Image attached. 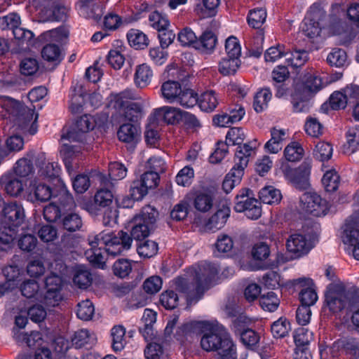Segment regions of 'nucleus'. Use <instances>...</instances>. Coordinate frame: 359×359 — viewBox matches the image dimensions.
<instances>
[{
    "label": "nucleus",
    "mask_w": 359,
    "mask_h": 359,
    "mask_svg": "<svg viewBox=\"0 0 359 359\" xmlns=\"http://www.w3.org/2000/svg\"><path fill=\"white\" fill-rule=\"evenodd\" d=\"M197 103L202 111L211 112L218 105L219 97L215 91L207 90L201 95Z\"/></svg>",
    "instance_id": "nucleus-33"
},
{
    "label": "nucleus",
    "mask_w": 359,
    "mask_h": 359,
    "mask_svg": "<svg viewBox=\"0 0 359 359\" xmlns=\"http://www.w3.org/2000/svg\"><path fill=\"white\" fill-rule=\"evenodd\" d=\"M3 212L4 223L7 226L17 229L24 221V209L22 206L17 202H11L6 204Z\"/></svg>",
    "instance_id": "nucleus-21"
},
{
    "label": "nucleus",
    "mask_w": 359,
    "mask_h": 359,
    "mask_svg": "<svg viewBox=\"0 0 359 359\" xmlns=\"http://www.w3.org/2000/svg\"><path fill=\"white\" fill-rule=\"evenodd\" d=\"M258 145L257 140H253L236 149L234 157L235 165L227 174L236 184L240 183L244 170L248 164L249 158L255 153Z\"/></svg>",
    "instance_id": "nucleus-8"
},
{
    "label": "nucleus",
    "mask_w": 359,
    "mask_h": 359,
    "mask_svg": "<svg viewBox=\"0 0 359 359\" xmlns=\"http://www.w3.org/2000/svg\"><path fill=\"white\" fill-rule=\"evenodd\" d=\"M69 35V31L64 27L45 32L41 34L42 39L48 42L41 50L42 57L48 62H60L62 58L61 50L59 46Z\"/></svg>",
    "instance_id": "nucleus-7"
},
{
    "label": "nucleus",
    "mask_w": 359,
    "mask_h": 359,
    "mask_svg": "<svg viewBox=\"0 0 359 359\" xmlns=\"http://www.w3.org/2000/svg\"><path fill=\"white\" fill-rule=\"evenodd\" d=\"M104 247L103 245L90 246V249L86 251L85 255L88 260L95 266L103 269L105 264V258L103 255Z\"/></svg>",
    "instance_id": "nucleus-41"
},
{
    "label": "nucleus",
    "mask_w": 359,
    "mask_h": 359,
    "mask_svg": "<svg viewBox=\"0 0 359 359\" xmlns=\"http://www.w3.org/2000/svg\"><path fill=\"white\" fill-rule=\"evenodd\" d=\"M322 183L326 191L333 192L339 187V176L335 170H327L323 177Z\"/></svg>",
    "instance_id": "nucleus-53"
},
{
    "label": "nucleus",
    "mask_w": 359,
    "mask_h": 359,
    "mask_svg": "<svg viewBox=\"0 0 359 359\" xmlns=\"http://www.w3.org/2000/svg\"><path fill=\"white\" fill-rule=\"evenodd\" d=\"M259 304L264 311L273 312L278 309L280 304V299L275 292H269L266 294L261 296Z\"/></svg>",
    "instance_id": "nucleus-52"
},
{
    "label": "nucleus",
    "mask_w": 359,
    "mask_h": 359,
    "mask_svg": "<svg viewBox=\"0 0 359 359\" xmlns=\"http://www.w3.org/2000/svg\"><path fill=\"white\" fill-rule=\"evenodd\" d=\"M260 201L266 204H275L280 201L282 196L278 189L273 187H265L259 193Z\"/></svg>",
    "instance_id": "nucleus-42"
},
{
    "label": "nucleus",
    "mask_w": 359,
    "mask_h": 359,
    "mask_svg": "<svg viewBox=\"0 0 359 359\" xmlns=\"http://www.w3.org/2000/svg\"><path fill=\"white\" fill-rule=\"evenodd\" d=\"M333 149L332 145L325 142H320L316 145L313 151L314 157L320 161H325L329 160L332 156Z\"/></svg>",
    "instance_id": "nucleus-60"
},
{
    "label": "nucleus",
    "mask_w": 359,
    "mask_h": 359,
    "mask_svg": "<svg viewBox=\"0 0 359 359\" xmlns=\"http://www.w3.org/2000/svg\"><path fill=\"white\" fill-rule=\"evenodd\" d=\"M18 337L26 343L28 347L36 349L34 359H50L51 351L46 346H42L43 339L39 332L34 331L29 334L22 333Z\"/></svg>",
    "instance_id": "nucleus-14"
},
{
    "label": "nucleus",
    "mask_w": 359,
    "mask_h": 359,
    "mask_svg": "<svg viewBox=\"0 0 359 359\" xmlns=\"http://www.w3.org/2000/svg\"><path fill=\"white\" fill-rule=\"evenodd\" d=\"M117 135L120 141L132 143L137 140L139 136V130L133 124L125 123L119 127Z\"/></svg>",
    "instance_id": "nucleus-39"
},
{
    "label": "nucleus",
    "mask_w": 359,
    "mask_h": 359,
    "mask_svg": "<svg viewBox=\"0 0 359 359\" xmlns=\"http://www.w3.org/2000/svg\"><path fill=\"white\" fill-rule=\"evenodd\" d=\"M149 25L156 29L158 33L166 29L170 25L169 20L157 11L152 12L149 15Z\"/></svg>",
    "instance_id": "nucleus-55"
},
{
    "label": "nucleus",
    "mask_w": 359,
    "mask_h": 359,
    "mask_svg": "<svg viewBox=\"0 0 359 359\" xmlns=\"http://www.w3.org/2000/svg\"><path fill=\"white\" fill-rule=\"evenodd\" d=\"M198 97L193 90L189 88L182 89L175 102L183 107L191 108L198 102Z\"/></svg>",
    "instance_id": "nucleus-45"
},
{
    "label": "nucleus",
    "mask_w": 359,
    "mask_h": 359,
    "mask_svg": "<svg viewBox=\"0 0 359 359\" xmlns=\"http://www.w3.org/2000/svg\"><path fill=\"white\" fill-rule=\"evenodd\" d=\"M95 126L93 117L90 115L85 114L76 120L74 128L69 131L66 136L62 135V138H67L73 141H82L84 134L93 130Z\"/></svg>",
    "instance_id": "nucleus-18"
},
{
    "label": "nucleus",
    "mask_w": 359,
    "mask_h": 359,
    "mask_svg": "<svg viewBox=\"0 0 359 359\" xmlns=\"http://www.w3.org/2000/svg\"><path fill=\"white\" fill-rule=\"evenodd\" d=\"M34 170L32 162L27 158L19 159L14 166L15 175L26 177L32 173Z\"/></svg>",
    "instance_id": "nucleus-58"
},
{
    "label": "nucleus",
    "mask_w": 359,
    "mask_h": 359,
    "mask_svg": "<svg viewBox=\"0 0 359 359\" xmlns=\"http://www.w3.org/2000/svg\"><path fill=\"white\" fill-rule=\"evenodd\" d=\"M157 212L151 206L142 208L141 214L133 219L130 236L137 241L145 238L149 234L150 225L156 221Z\"/></svg>",
    "instance_id": "nucleus-10"
},
{
    "label": "nucleus",
    "mask_w": 359,
    "mask_h": 359,
    "mask_svg": "<svg viewBox=\"0 0 359 359\" xmlns=\"http://www.w3.org/2000/svg\"><path fill=\"white\" fill-rule=\"evenodd\" d=\"M313 96L302 92L301 88H295L292 95L293 111L296 113L308 112L311 107V99Z\"/></svg>",
    "instance_id": "nucleus-30"
},
{
    "label": "nucleus",
    "mask_w": 359,
    "mask_h": 359,
    "mask_svg": "<svg viewBox=\"0 0 359 359\" xmlns=\"http://www.w3.org/2000/svg\"><path fill=\"white\" fill-rule=\"evenodd\" d=\"M295 88H301L302 92L313 96L323 88L322 79L317 72L311 70L304 75L302 82L297 83Z\"/></svg>",
    "instance_id": "nucleus-26"
},
{
    "label": "nucleus",
    "mask_w": 359,
    "mask_h": 359,
    "mask_svg": "<svg viewBox=\"0 0 359 359\" xmlns=\"http://www.w3.org/2000/svg\"><path fill=\"white\" fill-rule=\"evenodd\" d=\"M311 168V162L304 161L297 169L291 170L287 177L296 188L305 189L309 186Z\"/></svg>",
    "instance_id": "nucleus-22"
},
{
    "label": "nucleus",
    "mask_w": 359,
    "mask_h": 359,
    "mask_svg": "<svg viewBox=\"0 0 359 359\" xmlns=\"http://www.w3.org/2000/svg\"><path fill=\"white\" fill-rule=\"evenodd\" d=\"M193 334H203L201 348L208 352H216L221 359H236V345L227 330L217 320L191 321L179 327L175 337L184 341Z\"/></svg>",
    "instance_id": "nucleus-1"
},
{
    "label": "nucleus",
    "mask_w": 359,
    "mask_h": 359,
    "mask_svg": "<svg viewBox=\"0 0 359 359\" xmlns=\"http://www.w3.org/2000/svg\"><path fill=\"white\" fill-rule=\"evenodd\" d=\"M181 90L182 87L180 83L174 81L164 82L161 88L163 97L169 103L175 102Z\"/></svg>",
    "instance_id": "nucleus-35"
},
{
    "label": "nucleus",
    "mask_w": 359,
    "mask_h": 359,
    "mask_svg": "<svg viewBox=\"0 0 359 359\" xmlns=\"http://www.w3.org/2000/svg\"><path fill=\"white\" fill-rule=\"evenodd\" d=\"M0 183L6 194L11 196H18L24 190L22 181L12 173L3 175L0 179Z\"/></svg>",
    "instance_id": "nucleus-27"
},
{
    "label": "nucleus",
    "mask_w": 359,
    "mask_h": 359,
    "mask_svg": "<svg viewBox=\"0 0 359 359\" xmlns=\"http://www.w3.org/2000/svg\"><path fill=\"white\" fill-rule=\"evenodd\" d=\"M271 139L264 145L265 150L271 154H277L283 148V142L287 139L284 129L273 128L271 129Z\"/></svg>",
    "instance_id": "nucleus-28"
},
{
    "label": "nucleus",
    "mask_w": 359,
    "mask_h": 359,
    "mask_svg": "<svg viewBox=\"0 0 359 359\" xmlns=\"http://www.w3.org/2000/svg\"><path fill=\"white\" fill-rule=\"evenodd\" d=\"M341 237L348 248L359 241V212L353 213L346 220Z\"/></svg>",
    "instance_id": "nucleus-17"
},
{
    "label": "nucleus",
    "mask_w": 359,
    "mask_h": 359,
    "mask_svg": "<svg viewBox=\"0 0 359 359\" xmlns=\"http://www.w3.org/2000/svg\"><path fill=\"white\" fill-rule=\"evenodd\" d=\"M218 273V267L213 264L203 262L189 268L173 280L175 289L185 295L188 303L197 302L212 285Z\"/></svg>",
    "instance_id": "nucleus-2"
},
{
    "label": "nucleus",
    "mask_w": 359,
    "mask_h": 359,
    "mask_svg": "<svg viewBox=\"0 0 359 359\" xmlns=\"http://www.w3.org/2000/svg\"><path fill=\"white\" fill-rule=\"evenodd\" d=\"M217 42V38L216 35L211 31H206L197 39L194 48L202 54L210 55L215 51Z\"/></svg>",
    "instance_id": "nucleus-29"
},
{
    "label": "nucleus",
    "mask_w": 359,
    "mask_h": 359,
    "mask_svg": "<svg viewBox=\"0 0 359 359\" xmlns=\"http://www.w3.org/2000/svg\"><path fill=\"white\" fill-rule=\"evenodd\" d=\"M240 65L241 60L239 58L226 56L219 62L218 70L223 76L233 75L236 73Z\"/></svg>",
    "instance_id": "nucleus-40"
},
{
    "label": "nucleus",
    "mask_w": 359,
    "mask_h": 359,
    "mask_svg": "<svg viewBox=\"0 0 359 359\" xmlns=\"http://www.w3.org/2000/svg\"><path fill=\"white\" fill-rule=\"evenodd\" d=\"M158 244L153 241L147 240L137 246V252L141 257H151L158 252Z\"/></svg>",
    "instance_id": "nucleus-64"
},
{
    "label": "nucleus",
    "mask_w": 359,
    "mask_h": 359,
    "mask_svg": "<svg viewBox=\"0 0 359 359\" xmlns=\"http://www.w3.org/2000/svg\"><path fill=\"white\" fill-rule=\"evenodd\" d=\"M290 330V323L287 318L280 317L276 321L273 322L271 326V331L273 337L283 338L287 335Z\"/></svg>",
    "instance_id": "nucleus-51"
},
{
    "label": "nucleus",
    "mask_w": 359,
    "mask_h": 359,
    "mask_svg": "<svg viewBox=\"0 0 359 359\" xmlns=\"http://www.w3.org/2000/svg\"><path fill=\"white\" fill-rule=\"evenodd\" d=\"M325 297L326 306L333 313L343 310L352 311L359 306V288L356 287L346 290L341 285L330 284Z\"/></svg>",
    "instance_id": "nucleus-4"
},
{
    "label": "nucleus",
    "mask_w": 359,
    "mask_h": 359,
    "mask_svg": "<svg viewBox=\"0 0 359 359\" xmlns=\"http://www.w3.org/2000/svg\"><path fill=\"white\" fill-rule=\"evenodd\" d=\"M309 59L308 52L306 50H294L292 53L288 52L286 57V61L288 65L297 68L303 66Z\"/></svg>",
    "instance_id": "nucleus-59"
},
{
    "label": "nucleus",
    "mask_w": 359,
    "mask_h": 359,
    "mask_svg": "<svg viewBox=\"0 0 359 359\" xmlns=\"http://www.w3.org/2000/svg\"><path fill=\"white\" fill-rule=\"evenodd\" d=\"M327 63L336 67H343L347 63V55L344 50L341 48H334L327 55Z\"/></svg>",
    "instance_id": "nucleus-50"
},
{
    "label": "nucleus",
    "mask_w": 359,
    "mask_h": 359,
    "mask_svg": "<svg viewBox=\"0 0 359 359\" xmlns=\"http://www.w3.org/2000/svg\"><path fill=\"white\" fill-rule=\"evenodd\" d=\"M53 196L50 187L37 180H32L28 187L27 201L32 203H43Z\"/></svg>",
    "instance_id": "nucleus-20"
},
{
    "label": "nucleus",
    "mask_w": 359,
    "mask_h": 359,
    "mask_svg": "<svg viewBox=\"0 0 359 359\" xmlns=\"http://www.w3.org/2000/svg\"><path fill=\"white\" fill-rule=\"evenodd\" d=\"M294 285L305 287L302 288L299 293L301 305L311 307L314 305L318 300V295L313 288V280L311 278H300L294 280Z\"/></svg>",
    "instance_id": "nucleus-25"
},
{
    "label": "nucleus",
    "mask_w": 359,
    "mask_h": 359,
    "mask_svg": "<svg viewBox=\"0 0 359 359\" xmlns=\"http://www.w3.org/2000/svg\"><path fill=\"white\" fill-rule=\"evenodd\" d=\"M284 155L288 161H298L303 157L304 149L299 143L292 142L285 147Z\"/></svg>",
    "instance_id": "nucleus-54"
},
{
    "label": "nucleus",
    "mask_w": 359,
    "mask_h": 359,
    "mask_svg": "<svg viewBox=\"0 0 359 359\" xmlns=\"http://www.w3.org/2000/svg\"><path fill=\"white\" fill-rule=\"evenodd\" d=\"M182 110L172 107L164 106L154 111V117L158 123L163 122L168 125H175L182 120Z\"/></svg>",
    "instance_id": "nucleus-24"
},
{
    "label": "nucleus",
    "mask_w": 359,
    "mask_h": 359,
    "mask_svg": "<svg viewBox=\"0 0 359 359\" xmlns=\"http://www.w3.org/2000/svg\"><path fill=\"white\" fill-rule=\"evenodd\" d=\"M81 151V147L77 145L64 144L60 151L63 158L65 167L69 172L73 168L72 161L74 158L79 157Z\"/></svg>",
    "instance_id": "nucleus-43"
},
{
    "label": "nucleus",
    "mask_w": 359,
    "mask_h": 359,
    "mask_svg": "<svg viewBox=\"0 0 359 359\" xmlns=\"http://www.w3.org/2000/svg\"><path fill=\"white\" fill-rule=\"evenodd\" d=\"M233 208L237 212H244L250 219H257L262 215L260 203L252 196V191L249 189H243L238 192Z\"/></svg>",
    "instance_id": "nucleus-9"
},
{
    "label": "nucleus",
    "mask_w": 359,
    "mask_h": 359,
    "mask_svg": "<svg viewBox=\"0 0 359 359\" xmlns=\"http://www.w3.org/2000/svg\"><path fill=\"white\" fill-rule=\"evenodd\" d=\"M359 148V126L351 127L346 132V144L344 151L346 154L355 152Z\"/></svg>",
    "instance_id": "nucleus-36"
},
{
    "label": "nucleus",
    "mask_w": 359,
    "mask_h": 359,
    "mask_svg": "<svg viewBox=\"0 0 359 359\" xmlns=\"http://www.w3.org/2000/svg\"><path fill=\"white\" fill-rule=\"evenodd\" d=\"M92 280L91 273L86 266L81 265L75 269L73 283L78 287L86 289L90 285Z\"/></svg>",
    "instance_id": "nucleus-37"
},
{
    "label": "nucleus",
    "mask_w": 359,
    "mask_h": 359,
    "mask_svg": "<svg viewBox=\"0 0 359 359\" xmlns=\"http://www.w3.org/2000/svg\"><path fill=\"white\" fill-rule=\"evenodd\" d=\"M114 199V195L111 190L106 188H101L97 191L94 196L95 204L105 208L109 206Z\"/></svg>",
    "instance_id": "nucleus-61"
},
{
    "label": "nucleus",
    "mask_w": 359,
    "mask_h": 359,
    "mask_svg": "<svg viewBox=\"0 0 359 359\" xmlns=\"http://www.w3.org/2000/svg\"><path fill=\"white\" fill-rule=\"evenodd\" d=\"M226 56L232 58H239L241 55V47L238 39L233 36L228 37L225 41Z\"/></svg>",
    "instance_id": "nucleus-62"
},
{
    "label": "nucleus",
    "mask_w": 359,
    "mask_h": 359,
    "mask_svg": "<svg viewBox=\"0 0 359 359\" xmlns=\"http://www.w3.org/2000/svg\"><path fill=\"white\" fill-rule=\"evenodd\" d=\"M137 98V95L134 90L126 89L118 93H111L109 105L125 119L137 121L141 115L142 106L132 101Z\"/></svg>",
    "instance_id": "nucleus-6"
},
{
    "label": "nucleus",
    "mask_w": 359,
    "mask_h": 359,
    "mask_svg": "<svg viewBox=\"0 0 359 359\" xmlns=\"http://www.w3.org/2000/svg\"><path fill=\"white\" fill-rule=\"evenodd\" d=\"M215 201L214 191L206 189L198 190L194 193L192 204L194 208L200 212H207L213 207Z\"/></svg>",
    "instance_id": "nucleus-23"
},
{
    "label": "nucleus",
    "mask_w": 359,
    "mask_h": 359,
    "mask_svg": "<svg viewBox=\"0 0 359 359\" xmlns=\"http://www.w3.org/2000/svg\"><path fill=\"white\" fill-rule=\"evenodd\" d=\"M0 117L9 120L25 133L33 135L38 130V114L34 109L24 106L9 97L0 95Z\"/></svg>",
    "instance_id": "nucleus-3"
},
{
    "label": "nucleus",
    "mask_w": 359,
    "mask_h": 359,
    "mask_svg": "<svg viewBox=\"0 0 359 359\" xmlns=\"http://www.w3.org/2000/svg\"><path fill=\"white\" fill-rule=\"evenodd\" d=\"M312 248L311 242L302 234H292L287 239L286 248L294 258L306 255Z\"/></svg>",
    "instance_id": "nucleus-16"
},
{
    "label": "nucleus",
    "mask_w": 359,
    "mask_h": 359,
    "mask_svg": "<svg viewBox=\"0 0 359 359\" xmlns=\"http://www.w3.org/2000/svg\"><path fill=\"white\" fill-rule=\"evenodd\" d=\"M62 224L65 229L70 232H74L81 229L83 226V221L79 214L69 212L64 215Z\"/></svg>",
    "instance_id": "nucleus-44"
},
{
    "label": "nucleus",
    "mask_w": 359,
    "mask_h": 359,
    "mask_svg": "<svg viewBox=\"0 0 359 359\" xmlns=\"http://www.w3.org/2000/svg\"><path fill=\"white\" fill-rule=\"evenodd\" d=\"M293 337L296 346L294 359H309L312 358L309 351L312 333L304 327H299L295 330Z\"/></svg>",
    "instance_id": "nucleus-15"
},
{
    "label": "nucleus",
    "mask_w": 359,
    "mask_h": 359,
    "mask_svg": "<svg viewBox=\"0 0 359 359\" xmlns=\"http://www.w3.org/2000/svg\"><path fill=\"white\" fill-rule=\"evenodd\" d=\"M220 0H203V8L197 5L196 11L202 18L212 17L216 15Z\"/></svg>",
    "instance_id": "nucleus-47"
},
{
    "label": "nucleus",
    "mask_w": 359,
    "mask_h": 359,
    "mask_svg": "<svg viewBox=\"0 0 359 359\" xmlns=\"http://www.w3.org/2000/svg\"><path fill=\"white\" fill-rule=\"evenodd\" d=\"M126 36L130 46L135 49H144L149 45L147 36L141 30L131 29L128 32Z\"/></svg>",
    "instance_id": "nucleus-34"
},
{
    "label": "nucleus",
    "mask_w": 359,
    "mask_h": 359,
    "mask_svg": "<svg viewBox=\"0 0 359 359\" xmlns=\"http://www.w3.org/2000/svg\"><path fill=\"white\" fill-rule=\"evenodd\" d=\"M76 7L81 16L95 21L100 20L103 14V4L99 0H79Z\"/></svg>",
    "instance_id": "nucleus-19"
},
{
    "label": "nucleus",
    "mask_w": 359,
    "mask_h": 359,
    "mask_svg": "<svg viewBox=\"0 0 359 359\" xmlns=\"http://www.w3.org/2000/svg\"><path fill=\"white\" fill-rule=\"evenodd\" d=\"M271 93L269 88H263L259 90L254 97L253 107L257 112H262L268 107V103L271 98Z\"/></svg>",
    "instance_id": "nucleus-46"
},
{
    "label": "nucleus",
    "mask_w": 359,
    "mask_h": 359,
    "mask_svg": "<svg viewBox=\"0 0 359 359\" xmlns=\"http://www.w3.org/2000/svg\"><path fill=\"white\" fill-rule=\"evenodd\" d=\"M16 235L17 229L13 227L4 226L0 229V250L8 252L13 249Z\"/></svg>",
    "instance_id": "nucleus-32"
},
{
    "label": "nucleus",
    "mask_w": 359,
    "mask_h": 359,
    "mask_svg": "<svg viewBox=\"0 0 359 359\" xmlns=\"http://www.w3.org/2000/svg\"><path fill=\"white\" fill-rule=\"evenodd\" d=\"M194 177V170L190 166H184L177 173L175 177L176 183L182 187L189 186Z\"/></svg>",
    "instance_id": "nucleus-63"
},
{
    "label": "nucleus",
    "mask_w": 359,
    "mask_h": 359,
    "mask_svg": "<svg viewBox=\"0 0 359 359\" xmlns=\"http://www.w3.org/2000/svg\"><path fill=\"white\" fill-rule=\"evenodd\" d=\"M159 182V175L156 172L147 171L140 181L133 182L131 187V196L134 200H141L149 189L155 188Z\"/></svg>",
    "instance_id": "nucleus-13"
},
{
    "label": "nucleus",
    "mask_w": 359,
    "mask_h": 359,
    "mask_svg": "<svg viewBox=\"0 0 359 359\" xmlns=\"http://www.w3.org/2000/svg\"><path fill=\"white\" fill-rule=\"evenodd\" d=\"M229 215L230 209L224 206L210 217L205 224L206 229L212 231L222 229L226 224Z\"/></svg>",
    "instance_id": "nucleus-31"
},
{
    "label": "nucleus",
    "mask_w": 359,
    "mask_h": 359,
    "mask_svg": "<svg viewBox=\"0 0 359 359\" xmlns=\"http://www.w3.org/2000/svg\"><path fill=\"white\" fill-rule=\"evenodd\" d=\"M153 76L151 67L142 64L137 67L135 74V82L138 87L144 88L149 85Z\"/></svg>",
    "instance_id": "nucleus-38"
},
{
    "label": "nucleus",
    "mask_w": 359,
    "mask_h": 359,
    "mask_svg": "<svg viewBox=\"0 0 359 359\" xmlns=\"http://www.w3.org/2000/svg\"><path fill=\"white\" fill-rule=\"evenodd\" d=\"M90 246H98L103 245L104 252L112 256L119 255L125 251H128L133 243L131 236L123 231H119L114 234L109 230H104L98 234L91 233L88 237Z\"/></svg>",
    "instance_id": "nucleus-5"
},
{
    "label": "nucleus",
    "mask_w": 359,
    "mask_h": 359,
    "mask_svg": "<svg viewBox=\"0 0 359 359\" xmlns=\"http://www.w3.org/2000/svg\"><path fill=\"white\" fill-rule=\"evenodd\" d=\"M266 12L263 8H257L250 12L248 16V22L254 29H259L265 22Z\"/></svg>",
    "instance_id": "nucleus-56"
},
{
    "label": "nucleus",
    "mask_w": 359,
    "mask_h": 359,
    "mask_svg": "<svg viewBox=\"0 0 359 359\" xmlns=\"http://www.w3.org/2000/svg\"><path fill=\"white\" fill-rule=\"evenodd\" d=\"M63 283V276L57 274L55 271L46 278L45 285L46 292L44 295V304L48 306H55L61 300L60 290Z\"/></svg>",
    "instance_id": "nucleus-12"
},
{
    "label": "nucleus",
    "mask_w": 359,
    "mask_h": 359,
    "mask_svg": "<svg viewBox=\"0 0 359 359\" xmlns=\"http://www.w3.org/2000/svg\"><path fill=\"white\" fill-rule=\"evenodd\" d=\"M126 330L121 325L114 326L111 330L112 348L114 351H121L126 344Z\"/></svg>",
    "instance_id": "nucleus-48"
},
{
    "label": "nucleus",
    "mask_w": 359,
    "mask_h": 359,
    "mask_svg": "<svg viewBox=\"0 0 359 359\" xmlns=\"http://www.w3.org/2000/svg\"><path fill=\"white\" fill-rule=\"evenodd\" d=\"M77 307L76 316L79 318L83 320H89L92 318L95 308L89 299L81 301L78 304Z\"/></svg>",
    "instance_id": "nucleus-57"
},
{
    "label": "nucleus",
    "mask_w": 359,
    "mask_h": 359,
    "mask_svg": "<svg viewBox=\"0 0 359 359\" xmlns=\"http://www.w3.org/2000/svg\"><path fill=\"white\" fill-rule=\"evenodd\" d=\"M300 208L303 211L315 217L325 215L328 210L327 201L314 192H306L302 195Z\"/></svg>",
    "instance_id": "nucleus-11"
},
{
    "label": "nucleus",
    "mask_w": 359,
    "mask_h": 359,
    "mask_svg": "<svg viewBox=\"0 0 359 359\" xmlns=\"http://www.w3.org/2000/svg\"><path fill=\"white\" fill-rule=\"evenodd\" d=\"M288 55V50L283 44H277L268 48L264 53L266 62H275L283 57Z\"/></svg>",
    "instance_id": "nucleus-49"
}]
</instances>
